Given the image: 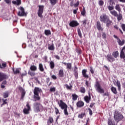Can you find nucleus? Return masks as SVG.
Wrapping results in <instances>:
<instances>
[{"mask_svg": "<svg viewBox=\"0 0 125 125\" xmlns=\"http://www.w3.org/2000/svg\"><path fill=\"white\" fill-rule=\"evenodd\" d=\"M95 87L97 92H98L99 93H104L105 92V90L102 88L101 85L98 82L96 83Z\"/></svg>", "mask_w": 125, "mask_h": 125, "instance_id": "obj_1", "label": "nucleus"}, {"mask_svg": "<svg viewBox=\"0 0 125 125\" xmlns=\"http://www.w3.org/2000/svg\"><path fill=\"white\" fill-rule=\"evenodd\" d=\"M114 120H115L116 122H120V121H122L123 119H124V116L121 113H119L117 111H116L114 113Z\"/></svg>", "mask_w": 125, "mask_h": 125, "instance_id": "obj_2", "label": "nucleus"}, {"mask_svg": "<svg viewBox=\"0 0 125 125\" xmlns=\"http://www.w3.org/2000/svg\"><path fill=\"white\" fill-rule=\"evenodd\" d=\"M19 12H18V16L23 17V16H27V14L25 12V9L23 7H20L18 8Z\"/></svg>", "mask_w": 125, "mask_h": 125, "instance_id": "obj_3", "label": "nucleus"}, {"mask_svg": "<svg viewBox=\"0 0 125 125\" xmlns=\"http://www.w3.org/2000/svg\"><path fill=\"white\" fill-rule=\"evenodd\" d=\"M58 104L59 105V107L62 109V110H64L68 108V105L66 104L63 101L60 100L59 102H58Z\"/></svg>", "mask_w": 125, "mask_h": 125, "instance_id": "obj_4", "label": "nucleus"}, {"mask_svg": "<svg viewBox=\"0 0 125 125\" xmlns=\"http://www.w3.org/2000/svg\"><path fill=\"white\" fill-rule=\"evenodd\" d=\"M34 107L36 112H40V111L42 110V105L37 103L34 104Z\"/></svg>", "mask_w": 125, "mask_h": 125, "instance_id": "obj_5", "label": "nucleus"}, {"mask_svg": "<svg viewBox=\"0 0 125 125\" xmlns=\"http://www.w3.org/2000/svg\"><path fill=\"white\" fill-rule=\"evenodd\" d=\"M109 19V17L106 15L105 14H104L101 15L100 17V20L101 22H103L104 23H106V21Z\"/></svg>", "mask_w": 125, "mask_h": 125, "instance_id": "obj_6", "label": "nucleus"}, {"mask_svg": "<svg viewBox=\"0 0 125 125\" xmlns=\"http://www.w3.org/2000/svg\"><path fill=\"white\" fill-rule=\"evenodd\" d=\"M39 7L38 16L39 17H42V13H43V6L39 5Z\"/></svg>", "mask_w": 125, "mask_h": 125, "instance_id": "obj_7", "label": "nucleus"}, {"mask_svg": "<svg viewBox=\"0 0 125 125\" xmlns=\"http://www.w3.org/2000/svg\"><path fill=\"white\" fill-rule=\"evenodd\" d=\"M106 58L107 59V61L108 62H110L111 63H112V62L115 61V58L113 57V56H112L111 54H107Z\"/></svg>", "mask_w": 125, "mask_h": 125, "instance_id": "obj_8", "label": "nucleus"}, {"mask_svg": "<svg viewBox=\"0 0 125 125\" xmlns=\"http://www.w3.org/2000/svg\"><path fill=\"white\" fill-rule=\"evenodd\" d=\"M8 78V76H7L6 74L2 72H0V82H2V81H3V80H5V79Z\"/></svg>", "mask_w": 125, "mask_h": 125, "instance_id": "obj_9", "label": "nucleus"}, {"mask_svg": "<svg viewBox=\"0 0 125 125\" xmlns=\"http://www.w3.org/2000/svg\"><path fill=\"white\" fill-rule=\"evenodd\" d=\"M26 107L27 108H24L23 109V113L24 114H29V112L30 111V110H31V107L30 106V105H29V103H27L26 104Z\"/></svg>", "mask_w": 125, "mask_h": 125, "instance_id": "obj_10", "label": "nucleus"}, {"mask_svg": "<svg viewBox=\"0 0 125 125\" xmlns=\"http://www.w3.org/2000/svg\"><path fill=\"white\" fill-rule=\"evenodd\" d=\"M41 92H42V90L40 87H35L34 91V94H39V93H41Z\"/></svg>", "mask_w": 125, "mask_h": 125, "instance_id": "obj_11", "label": "nucleus"}, {"mask_svg": "<svg viewBox=\"0 0 125 125\" xmlns=\"http://www.w3.org/2000/svg\"><path fill=\"white\" fill-rule=\"evenodd\" d=\"M79 23H78V21H71L69 23V25L70 27H77V26H78Z\"/></svg>", "mask_w": 125, "mask_h": 125, "instance_id": "obj_12", "label": "nucleus"}, {"mask_svg": "<svg viewBox=\"0 0 125 125\" xmlns=\"http://www.w3.org/2000/svg\"><path fill=\"white\" fill-rule=\"evenodd\" d=\"M125 46H124L122 49L121 50V53H120V57L121 58H123V59L125 58Z\"/></svg>", "mask_w": 125, "mask_h": 125, "instance_id": "obj_13", "label": "nucleus"}, {"mask_svg": "<svg viewBox=\"0 0 125 125\" xmlns=\"http://www.w3.org/2000/svg\"><path fill=\"white\" fill-rule=\"evenodd\" d=\"M86 72H87V70L86 69H83L82 70V75L84 78H85L86 79L88 78V75L86 74Z\"/></svg>", "mask_w": 125, "mask_h": 125, "instance_id": "obj_14", "label": "nucleus"}, {"mask_svg": "<svg viewBox=\"0 0 125 125\" xmlns=\"http://www.w3.org/2000/svg\"><path fill=\"white\" fill-rule=\"evenodd\" d=\"M97 29H98L99 31H103V28L101 27L100 21H97Z\"/></svg>", "mask_w": 125, "mask_h": 125, "instance_id": "obj_15", "label": "nucleus"}, {"mask_svg": "<svg viewBox=\"0 0 125 125\" xmlns=\"http://www.w3.org/2000/svg\"><path fill=\"white\" fill-rule=\"evenodd\" d=\"M84 103L83 102L79 101L77 103V106L78 108H81V107H83Z\"/></svg>", "mask_w": 125, "mask_h": 125, "instance_id": "obj_16", "label": "nucleus"}, {"mask_svg": "<svg viewBox=\"0 0 125 125\" xmlns=\"http://www.w3.org/2000/svg\"><path fill=\"white\" fill-rule=\"evenodd\" d=\"M12 3L16 5H20L21 3V0H16L12 1Z\"/></svg>", "mask_w": 125, "mask_h": 125, "instance_id": "obj_17", "label": "nucleus"}, {"mask_svg": "<svg viewBox=\"0 0 125 125\" xmlns=\"http://www.w3.org/2000/svg\"><path fill=\"white\" fill-rule=\"evenodd\" d=\"M105 23H106V27H110V25H112L113 24V22L112 21L110 20L109 19H108L106 21V22H104Z\"/></svg>", "mask_w": 125, "mask_h": 125, "instance_id": "obj_18", "label": "nucleus"}, {"mask_svg": "<svg viewBox=\"0 0 125 125\" xmlns=\"http://www.w3.org/2000/svg\"><path fill=\"white\" fill-rule=\"evenodd\" d=\"M117 42H118L119 45H121V46H122V45H124V44L125 42V40L121 41V39H118V40L117 41Z\"/></svg>", "mask_w": 125, "mask_h": 125, "instance_id": "obj_19", "label": "nucleus"}, {"mask_svg": "<svg viewBox=\"0 0 125 125\" xmlns=\"http://www.w3.org/2000/svg\"><path fill=\"white\" fill-rule=\"evenodd\" d=\"M34 98L35 101H39L41 100V97L39 95V94H34Z\"/></svg>", "mask_w": 125, "mask_h": 125, "instance_id": "obj_20", "label": "nucleus"}, {"mask_svg": "<svg viewBox=\"0 0 125 125\" xmlns=\"http://www.w3.org/2000/svg\"><path fill=\"white\" fill-rule=\"evenodd\" d=\"M12 70L14 75H17V74H19L20 73V70H19V68H16L15 70L14 68H13Z\"/></svg>", "mask_w": 125, "mask_h": 125, "instance_id": "obj_21", "label": "nucleus"}, {"mask_svg": "<svg viewBox=\"0 0 125 125\" xmlns=\"http://www.w3.org/2000/svg\"><path fill=\"white\" fill-rule=\"evenodd\" d=\"M59 76L61 78H63L64 77V71L63 70L61 69L59 71Z\"/></svg>", "mask_w": 125, "mask_h": 125, "instance_id": "obj_22", "label": "nucleus"}, {"mask_svg": "<svg viewBox=\"0 0 125 125\" xmlns=\"http://www.w3.org/2000/svg\"><path fill=\"white\" fill-rule=\"evenodd\" d=\"M72 100L74 102V101H76V100L78 99V98L79 97V96H78V95H77L76 94H73L72 95Z\"/></svg>", "mask_w": 125, "mask_h": 125, "instance_id": "obj_23", "label": "nucleus"}, {"mask_svg": "<svg viewBox=\"0 0 125 125\" xmlns=\"http://www.w3.org/2000/svg\"><path fill=\"white\" fill-rule=\"evenodd\" d=\"M84 99L86 103H88L90 101L91 98L90 96H86L84 97Z\"/></svg>", "mask_w": 125, "mask_h": 125, "instance_id": "obj_24", "label": "nucleus"}, {"mask_svg": "<svg viewBox=\"0 0 125 125\" xmlns=\"http://www.w3.org/2000/svg\"><path fill=\"white\" fill-rule=\"evenodd\" d=\"M112 55L114 58H117L119 56V51H116L112 53Z\"/></svg>", "mask_w": 125, "mask_h": 125, "instance_id": "obj_25", "label": "nucleus"}, {"mask_svg": "<svg viewBox=\"0 0 125 125\" xmlns=\"http://www.w3.org/2000/svg\"><path fill=\"white\" fill-rule=\"evenodd\" d=\"M117 17L118 21H121V20L123 19V15H122V14H121L120 13H119V14L117 15Z\"/></svg>", "mask_w": 125, "mask_h": 125, "instance_id": "obj_26", "label": "nucleus"}, {"mask_svg": "<svg viewBox=\"0 0 125 125\" xmlns=\"http://www.w3.org/2000/svg\"><path fill=\"white\" fill-rule=\"evenodd\" d=\"M107 124L108 125H116L115 122L111 119H108Z\"/></svg>", "mask_w": 125, "mask_h": 125, "instance_id": "obj_27", "label": "nucleus"}, {"mask_svg": "<svg viewBox=\"0 0 125 125\" xmlns=\"http://www.w3.org/2000/svg\"><path fill=\"white\" fill-rule=\"evenodd\" d=\"M111 91H112L113 93H114V94H117V88H116V87L112 86L111 88Z\"/></svg>", "mask_w": 125, "mask_h": 125, "instance_id": "obj_28", "label": "nucleus"}, {"mask_svg": "<svg viewBox=\"0 0 125 125\" xmlns=\"http://www.w3.org/2000/svg\"><path fill=\"white\" fill-rule=\"evenodd\" d=\"M110 13L111 14H112V15H113V16H115V17H117V16H118V13L115 10L111 11Z\"/></svg>", "mask_w": 125, "mask_h": 125, "instance_id": "obj_29", "label": "nucleus"}, {"mask_svg": "<svg viewBox=\"0 0 125 125\" xmlns=\"http://www.w3.org/2000/svg\"><path fill=\"white\" fill-rule=\"evenodd\" d=\"M115 9L119 11V13H121L122 11L121 10V7H120V5L119 4H116L115 6Z\"/></svg>", "mask_w": 125, "mask_h": 125, "instance_id": "obj_30", "label": "nucleus"}, {"mask_svg": "<svg viewBox=\"0 0 125 125\" xmlns=\"http://www.w3.org/2000/svg\"><path fill=\"white\" fill-rule=\"evenodd\" d=\"M39 70L41 72H43V71H44V68H43V65H42V63L39 64Z\"/></svg>", "mask_w": 125, "mask_h": 125, "instance_id": "obj_31", "label": "nucleus"}, {"mask_svg": "<svg viewBox=\"0 0 125 125\" xmlns=\"http://www.w3.org/2000/svg\"><path fill=\"white\" fill-rule=\"evenodd\" d=\"M50 67L51 69H54V67H55V64H54V62L53 61H51L50 62Z\"/></svg>", "mask_w": 125, "mask_h": 125, "instance_id": "obj_32", "label": "nucleus"}, {"mask_svg": "<svg viewBox=\"0 0 125 125\" xmlns=\"http://www.w3.org/2000/svg\"><path fill=\"white\" fill-rule=\"evenodd\" d=\"M51 5H55L57 2V0H49Z\"/></svg>", "mask_w": 125, "mask_h": 125, "instance_id": "obj_33", "label": "nucleus"}, {"mask_svg": "<svg viewBox=\"0 0 125 125\" xmlns=\"http://www.w3.org/2000/svg\"><path fill=\"white\" fill-rule=\"evenodd\" d=\"M30 70L31 71H33V72H35L37 70V67L35 65H31L30 66Z\"/></svg>", "mask_w": 125, "mask_h": 125, "instance_id": "obj_34", "label": "nucleus"}, {"mask_svg": "<svg viewBox=\"0 0 125 125\" xmlns=\"http://www.w3.org/2000/svg\"><path fill=\"white\" fill-rule=\"evenodd\" d=\"M44 33H45V35H46V36H49V35H51V32L49 30H45L44 31Z\"/></svg>", "mask_w": 125, "mask_h": 125, "instance_id": "obj_35", "label": "nucleus"}, {"mask_svg": "<svg viewBox=\"0 0 125 125\" xmlns=\"http://www.w3.org/2000/svg\"><path fill=\"white\" fill-rule=\"evenodd\" d=\"M8 94H9L8 91L4 92L3 94V96L4 98H7V97H8Z\"/></svg>", "mask_w": 125, "mask_h": 125, "instance_id": "obj_36", "label": "nucleus"}, {"mask_svg": "<svg viewBox=\"0 0 125 125\" xmlns=\"http://www.w3.org/2000/svg\"><path fill=\"white\" fill-rule=\"evenodd\" d=\"M49 50H54V45L53 44L48 46Z\"/></svg>", "mask_w": 125, "mask_h": 125, "instance_id": "obj_37", "label": "nucleus"}, {"mask_svg": "<svg viewBox=\"0 0 125 125\" xmlns=\"http://www.w3.org/2000/svg\"><path fill=\"white\" fill-rule=\"evenodd\" d=\"M48 123V124H52L53 123V118L52 117H49Z\"/></svg>", "mask_w": 125, "mask_h": 125, "instance_id": "obj_38", "label": "nucleus"}, {"mask_svg": "<svg viewBox=\"0 0 125 125\" xmlns=\"http://www.w3.org/2000/svg\"><path fill=\"white\" fill-rule=\"evenodd\" d=\"M84 115H85V113H82L78 115V118L79 119H83L84 117Z\"/></svg>", "mask_w": 125, "mask_h": 125, "instance_id": "obj_39", "label": "nucleus"}, {"mask_svg": "<svg viewBox=\"0 0 125 125\" xmlns=\"http://www.w3.org/2000/svg\"><path fill=\"white\" fill-rule=\"evenodd\" d=\"M65 85L66 88L68 90L72 89L73 87V86L72 85H70V86H69V85L66 84Z\"/></svg>", "mask_w": 125, "mask_h": 125, "instance_id": "obj_40", "label": "nucleus"}, {"mask_svg": "<svg viewBox=\"0 0 125 125\" xmlns=\"http://www.w3.org/2000/svg\"><path fill=\"white\" fill-rule=\"evenodd\" d=\"M63 113L65 116H68V115H69L67 108H64V109H63Z\"/></svg>", "mask_w": 125, "mask_h": 125, "instance_id": "obj_41", "label": "nucleus"}, {"mask_svg": "<svg viewBox=\"0 0 125 125\" xmlns=\"http://www.w3.org/2000/svg\"><path fill=\"white\" fill-rule=\"evenodd\" d=\"M77 32H78V35L80 37V38H82V32H81V29L78 28L77 30Z\"/></svg>", "mask_w": 125, "mask_h": 125, "instance_id": "obj_42", "label": "nucleus"}, {"mask_svg": "<svg viewBox=\"0 0 125 125\" xmlns=\"http://www.w3.org/2000/svg\"><path fill=\"white\" fill-rule=\"evenodd\" d=\"M66 67H67V69H71V68H72V63H67Z\"/></svg>", "mask_w": 125, "mask_h": 125, "instance_id": "obj_43", "label": "nucleus"}, {"mask_svg": "<svg viewBox=\"0 0 125 125\" xmlns=\"http://www.w3.org/2000/svg\"><path fill=\"white\" fill-rule=\"evenodd\" d=\"M80 91L82 93H84L85 92V88L84 87H81L80 89Z\"/></svg>", "mask_w": 125, "mask_h": 125, "instance_id": "obj_44", "label": "nucleus"}, {"mask_svg": "<svg viewBox=\"0 0 125 125\" xmlns=\"http://www.w3.org/2000/svg\"><path fill=\"white\" fill-rule=\"evenodd\" d=\"M28 74L31 76V77H34V76H35V72H33V71H29L28 72Z\"/></svg>", "mask_w": 125, "mask_h": 125, "instance_id": "obj_45", "label": "nucleus"}, {"mask_svg": "<svg viewBox=\"0 0 125 125\" xmlns=\"http://www.w3.org/2000/svg\"><path fill=\"white\" fill-rule=\"evenodd\" d=\"M86 22H87V20H84L83 21H82L83 24V27H85L86 25Z\"/></svg>", "mask_w": 125, "mask_h": 125, "instance_id": "obj_46", "label": "nucleus"}, {"mask_svg": "<svg viewBox=\"0 0 125 125\" xmlns=\"http://www.w3.org/2000/svg\"><path fill=\"white\" fill-rule=\"evenodd\" d=\"M74 75L75 76L76 79L77 80V79H78V77L79 76V73H78V72H74Z\"/></svg>", "mask_w": 125, "mask_h": 125, "instance_id": "obj_47", "label": "nucleus"}, {"mask_svg": "<svg viewBox=\"0 0 125 125\" xmlns=\"http://www.w3.org/2000/svg\"><path fill=\"white\" fill-rule=\"evenodd\" d=\"M108 10L111 11L113 10L114 9V6H108L107 7Z\"/></svg>", "mask_w": 125, "mask_h": 125, "instance_id": "obj_48", "label": "nucleus"}, {"mask_svg": "<svg viewBox=\"0 0 125 125\" xmlns=\"http://www.w3.org/2000/svg\"><path fill=\"white\" fill-rule=\"evenodd\" d=\"M56 89V88L55 87H53L50 88V91H51V92H54Z\"/></svg>", "mask_w": 125, "mask_h": 125, "instance_id": "obj_49", "label": "nucleus"}, {"mask_svg": "<svg viewBox=\"0 0 125 125\" xmlns=\"http://www.w3.org/2000/svg\"><path fill=\"white\" fill-rule=\"evenodd\" d=\"M55 111L56 115H58V114H59V110L56 107H55Z\"/></svg>", "mask_w": 125, "mask_h": 125, "instance_id": "obj_50", "label": "nucleus"}, {"mask_svg": "<svg viewBox=\"0 0 125 125\" xmlns=\"http://www.w3.org/2000/svg\"><path fill=\"white\" fill-rule=\"evenodd\" d=\"M117 86L118 88V90H121V83L119 82H117Z\"/></svg>", "mask_w": 125, "mask_h": 125, "instance_id": "obj_51", "label": "nucleus"}, {"mask_svg": "<svg viewBox=\"0 0 125 125\" xmlns=\"http://www.w3.org/2000/svg\"><path fill=\"white\" fill-rule=\"evenodd\" d=\"M79 4H80V1H77V3L74 4V7H78Z\"/></svg>", "mask_w": 125, "mask_h": 125, "instance_id": "obj_52", "label": "nucleus"}, {"mask_svg": "<svg viewBox=\"0 0 125 125\" xmlns=\"http://www.w3.org/2000/svg\"><path fill=\"white\" fill-rule=\"evenodd\" d=\"M99 5H101V6H102V5L104 4V2L102 0H100L99 1Z\"/></svg>", "mask_w": 125, "mask_h": 125, "instance_id": "obj_53", "label": "nucleus"}, {"mask_svg": "<svg viewBox=\"0 0 125 125\" xmlns=\"http://www.w3.org/2000/svg\"><path fill=\"white\" fill-rule=\"evenodd\" d=\"M121 27H122V29L123 30L124 32H125V24H122L121 25Z\"/></svg>", "mask_w": 125, "mask_h": 125, "instance_id": "obj_54", "label": "nucleus"}, {"mask_svg": "<svg viewBox=\"0 0 125 125\" xmlns=\"http://www.w3.org/2000/svg\"><path fill=\"white\" fill-rule=\"evenodd\" d=\"M25 93H26L25 92V91L21 92V98H24V96H25Z\"/></svg>", "mask_w": 125, "mask_h": 125, "instance_id": "obj_55", "label": "nucleus"}, {"mask_svg": "<svg viewBox=\"0 0 125 125\" xmlns=\"http://www.w3.org/2000/svg\"><path fill=\"white\" fill-rule=\"evenodd\" d=\"M1 67H2V68H5V67H6V63H5V62L2 63Z\"/></svg>", "mask_w": 125, "mask_h": 125, "instance_id": "obj_56", "label": "nucleus"}, {"mask_svg": "<svg viewBox=\"0 0 125 125\" xmlns=\"http://www.w3.org/2000/svg\"><path fill=\"white\" fill-rule=\"evenodd\" d=\"M2 101H3V104H7V102H6V101H7V100H4L3 99H2Z\"/></svg>", "mask_w": 125, "mask_h": 125, "instance_id": "obj_57", "label": "nucleus"}, {"mask_svg": "<svg viewBox=\"0 0 125 125\" xmlns=\"http://www.w3.org/2000/svg\"><path fill=\"white\" fill-rule=\"evenodd\" d=\"M89 113L90 116H92V110L90 108H88Z\"/></svg>", "mask_w": 125, "mask_h": 125, "instance_id": "obj_58", "label": "nucleus"}, {"mask_svg": "<svg viewBox=\"0 0 125 125\" xmlns=\"http://www.w3.org/2000/svg\"><path fill=\"white\" fill-rule=\"evenodd\" d=\"M54 57L58 60H60V57H59V56L56 55L54 56Z\"/></svg>", "mask_w": 125, "mask_h": 125, "instance_id": "obj_59", "label": "nucleus"}, {"mask_svg": "<svg viewBox=\"0 0 125 125\" xmlns=\"http://www.w3.org/2000/svg\"><path fill=\"white\" fill-rule=\"evenodd\" d=\"M81 14H82V15H83V16H84V15H85V11L84 10V9H83V11L81 12Z\"/></svg>", "mask_w": 125, "mask_h": 125, "instance_id": "obj_60", "label": "nucleus"}, {"mask_svg": "<svg viewBox=\"0 0 125 125\" xmlns=\"http://www.w3.org/2000/svg\"><path fill=\"white\" fill-rule=\"evenodd\" d=\"M4 2L7 3V4H9L11 2V0H4Z\"/></svg>", "mask_w": 125, "mask_h": 125, "instance_id": "obj_61", "label": "nucleus"}, {"mask_svg": "<svg viewBox=\"0 0 125 125\" xmlns=\"http://www.w3.org/2000/svg\"><path fill=\"white\" fill-rule=\"evenodd\" d=\"M90 72L91 73V74H94V71H93V69L92 68V67H90Z\"/></svg>", "mask_w": 125, "mask_h": 125, "instance_id": "obj_62", "label": "nucleus"}, {"mask_svg": "<svg viewBox=\"0 0 125 125\" xmlns=\"http://www.w3.org/2000/svg\"><path fill=\"white\" fill-rule=\"evenodd\" d=\"M78 70V67L77 66L74 67V72H78L77 70Z\"/></svg>", "mask_w": 125, "mask_h": 125, "instance_id": "obj_63", "label": "nucleus"}, {"mask_svg": "<svg viewBox=\"0 0 125 125\" xmlns=\"http://www.w3.org/2000/svg\"><path fill=\"white\" fill-rule=\"evenodd\" d=\"M106 34H105V33H103V38L104 39H106Z\"/></svg>", "mask_w": 125, "mask_h": 125, "instance_id": "obj_64", "label": "nucleus"}]
</instances>
